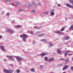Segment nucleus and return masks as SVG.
<instances>
[{"instance_id": "1", "label": "nucleus", "mask_w": 73, "mask_h": 73, "mask_svg": "<svg viewBox=\"0 0 73 73\" xmlns=\"http://www.w3.org/2000/svg\"><path fill=\"white\" fill-rule=\"evenodd\" d=\"M20 36L21 37H23V40L24 42H25L26 38L28 37V36L25 34H23V35H21Z\"/></svg>"}, {"instance_id": "2", "label": "nucleus", "mask_w": 73, "mask_h": 73, "mask_svg": "<svg viewBox=\"0 0 73 73\" xmlns=\"http://www.w3.org/2000/svg\"><path fill=\"white\" fill-rule=\"evenodd\" d=\"M4 72L6 73H12L13 72V70H7L6 69H5L4 70Z\"/></svg>"}, {"instance_id": "3", "label": "nucleus", "mask_w": 73, "mask_h": 73, "mask_svg": "<svg viewBox=\"0 0 73 73\" xmlns=\"http://www.w3.org/2000/svg\"><path fill=\"white\" fill-rule=\"evenodd\" d=\"M54 58H50L48 60V61L51 62H53L54 61Z\"/></svg>"}, {"instance_id": "4", "label": "nucleus", "mask_w": 73, "mask_h": 73, "mask_svg": "<svg viewBox=\"0 0 73 73\" xmlns=\"http://www.w3.org/2000/svg\"><path fill=\"white\" fill-rule=\"evenodd\" d=\"M56 52L58 54H61V48H59L57 49L56 50Z\"/></svg>"}, {"instance_id": "5", "label": "nucleus", "mask_w": 73, "mask_h": 73, "mask_svg": "<svg viewBox=\"0 0 73 73\" xmlns=\"http://www.w3.org/2000/svg\"><path fill=\"white\" fill-rule=\"evenodd\" d=\"M50 15L51 16H54V9H52L50 11Z\"/></svg>"}, {"instance_id": "6", "label": "nucleus", "mask_w": 73, "mask_h": 73, "mask_svg": "<svg viewBox=\"0 0 73 73\" xmlns=\"http://www.w3.org/2000/svg\"><path fill=\"white\" fill-rule=\"evenodd\" d=\"M7 57L9 58H10V59H11V60H13V61L14 60V59L12 58L13 57H14V56L13 55H12L11 56H10L9 55H7Z\"/></svg>"}, {"instance_id": "7", "label": "nucleus", "mask_w": 73, "mask_h": 73, "mask_svg": "<svg viewBox=\"0 0 73 73\" xmlns=\"http://www.w3.org/2000/svg\"><path fill=\"white\" fill-rule=\"evenodd\" d=\"M7 32H9V33H14V31L12 30H11L10 29H7Z\"/></svg>"}, {"instance_id": "8", "label": "nucleus", "mask_w": 73, "mask_h": 73, "mask_svg": "<svg viewBox=\"0 0 73 73\" xmlns=\"http://www.w3.org/2000/svg\"><path fill=\"white\" fill-rule=\"evenodd\" d=\"M65 5L67 7H68V8H73V6H72L69 4H65Z\"/></svg>"}, {"instance_id": "9", "label": "nucleus", "mask_w": 73, "mask_h": 73, "mask_svg": "<svg viewBox=\"0 0 73 73\" xmlns=\"http://www.w3.org/2000/svg\"><path fill=\"white\" fill-rule=\"evenodd\" d=\"M16 59L18 61H19V62H20V61H21L23 60V59L19 57H17L16 58Z\"/></svg>"}, {"instance_id": "10", "label": "nucleus", "mask_w": 73, "mask_h": 73, "mask_svg": "<svg viewBox=\"0 0 73 73\" xmlns=\"http://www.w3.org/2000/svg\"><path fill=\"white\" fill-rule=\"evenodd\" d=\"M0 49L3 52H5V50L4 49V46H0Z\"/></svg>"}, {"instance_id": "11", "label": "nucleus", "mask_w": 73, "mask_h": 73, "mask_svg": "<svg viewBox=\"0 0 73 73\" xmlns=\"http://www.w3.org/2000/svg\"><path fill=\"white\" fill-rule=\"evenodd\" d=\"M26 6H27V7H32V4H31V3H27L26 4Z\"/></svg>"}, {"instance_id": "12", "label": "nucleus", "mask_w": 73, "mask_h": 73, "mask_svg": "<svg viewBox=\"0 0 73 73\" xmlns=\"http://www.w3.org/2000/svg\"><path fill=\"white\" fill-rule=\"evenodd\" d=\"M68 66H64L62 69L63 70H65V69H66L67 68H68Z\"/></svg>"}, {"instance_id": "13", "label": "nucleus", "mask_w": 73, "mask_h": 73, "mask_svg": "<svg viewBox=\"0 0 73 73\" xmlns=\"http://www.w3.org/2000/svg\"><path fill=\"white\" fill-rule=\"evenodd\" d=\"M14 28H20L21 27V25H17L15 26H14Z\"/></svg>"}, {"instance_id": "14", "label": "nucleus", "mask_w": 73, "mask_h": 73, "mask_svg": "<svg viewBox=\"0 0 73 73\" xmlns=\"http://www.w3.org/2000/svg\"><path fill=\"white\" fill-rule=\"evenodd\" d=\"M24 10L23 9H17L18 12L19 13L20 12H22V11H24Z\"/></svg>"}, {"instance_id": "15", "label": "nucleus", "mask_w": 73, "mask_h": 73, "mask_svg": "<svg viewBox=\"0 0 73 73\" xmlns=\"http://www.w3.org/2000/svg\"><path fill=\"white\" fill-rule=\"evenodd\" d=\"M32 12L33 13H37V11H36V10L35 9H33L31 10Z\"/></svg>"}, {"instance_id": "16", "label": "nucleus", "mask_w": 73, "mask_h": 73, "mask_svg": "<svg viewBox=\"0 0 73 73\" xmlns=\"http://www.w3.org/2000/svg\"><path fill=\"white\" fill-rule=\"evenodd\" d=\"M48 53L46 52H44L41 54V55L42 57H43L44 56H45V55H46Z\"/></svg>"}, {"instance_id": "17", "label": "nucleus", "mask_w": 73, "mask_h": 73, "mask_svg": "<svg viewBox=\"0 0 73 73\" xmlns=\"http://www.w3.org/2000/svg\"><path fill=\"white\" fill-rule=\"evenodd\" d=\"M70 52V50H67L66 51V52H65L64 53V56H66V54H67V53H69V52Z\"/></svg>"}, {"instance_id": "18", "label": "nucleus", "mask_w": 73, "mask_h": 73, "mask_svg": "<svg viewBox=\"0 0 73 73\" xmlns=\"http://www.w3.org/2000/svg\"><path fill=\"white\" fill-rule=\"evenodd\" d=\"M44 36V35L43 34H40L37 35V36L38 37H42V36Z\"/></svg>"}, {"instance_id": "19", "label": "nucleus", "mask_w": 73, "mask_h": 73, "mask_svg": "<svg viewBox=\"0 0 73 73\" xmlns=\"http://www.w3.org/2000/svg\"><path fill=\"white\" fill-rule=\"evenodd\" d=\"M70 31H73V25H71L70 28Z\"/></svg>"}, {"instance_id": "20", "label": "nucleus", "mask_w": 73, "mask_h": 73, "mask_svg": "<svg viewBox=\"0 0 73 73\" xmlns=\"http://www.w3.org/2000/svg\"><path fill=\"white\" fill-rule=\"evenodd\" d=\"M48 47L49 48H50V47H51V46H53V44H52L51 43L48 44Z\"/></svg>"}, {"instance_id": "21", "label": "nucleus", "mask_w": 73, "mask_h": 73, "mask_svg": "<svg viewBox=\"0 0 73 73\" xmlns=\"http://www.w3.org/2000/svg\"><path fill=\"white\" fill-rule=\"evenodd\" d=\"M41 42H46V40L45 39H42L40 40Z\"/></svg>"}, {"instance_id": "22", "label": "nucleus", "mask_w": 73, "mask_h": 73, "mask_svg": "<svg viewBox=\"0 0 73 73\" xmlns=\"http://www.w3.org/2000/svg\"><path fill=\"white\" fill-rule=\"evenodd\" d=\"M69 38V37L68 36H66V37L65 38V40H68Z\"/></svg>"}, {"instance_id": "23", "label": "nucleus", "mask_w": 73, "mask_h": 73, "mask_svg": "<svg viewBox=\"0 0 73 73\" xmlns=\"http://www.w3.org/2000/svg\"><path fill=\"white\" fill-rule=\"evenodd\" d=\"M34 28H35V29H38L40 28V27H37L34 26Z\"/></svg>"}, {"instance_id": "24", "label": "nucleus", "mask_w": 73, "mask_h": 73, "mask_svg": "<svg viewBox=\"0 0 73 73\" xmlns=\"http://www.w3.org/2000/svg\"><path fill=\"white\" fill-rule=\"evenodd\" d=\"M32 4L33 5H34V6H36V4L34 2H33Z\"/></svg>"}, {"instance_id": "25", "label": "nucleus", "mask_w": 73, "mask_h": 73, "mask_svg": "<svg viewBox=\"0 0 73 73\" xmlns=\"http://www.w3.org/2000/svg\"><path fill=\"white\" fill-rule=\"evenodd\" d=\"M44 61H47V60H48V58L46 57H45L44 58Z\"/></svg>"}, {"instance_id": "26", "label": "nucleus", "mask_w": 73, "mask_h": 73, "mask_svg": "<svg viewBox=\"0 0 73 73\" xmlns=\"http://www.w3.org/2000/svg\"><path fill=\"white\" fill-rule=\"evenodd\" d=\"M31 71L32 72H35V70L33 68H32L31 69Z\"/></svg>"}, {"instance_id": "27", "label": "nucleus", "mask_w": 73, "mask_h": 73, "mask_svg": "<svg viewBox=\"0 0 73 73\" xmlns=\"http://www.w3.org/2000/svg\"><path fill=\"white\" fill-rule=\"evenodd\" d=\"M56 33H57L58 34H60V31H56Z\"/></svg>"}, {"instance_id": "28", "label": "nucleus", "mask_w": 73, "mask_h": 73, "mask_svg": "<svg viewBox=\"0 0 73 73\" xmlns=\"http://www.w3.org/2000/svg\"><path fill=\"white\" fill-rule=\"evenodd\" d=\"M20 70H16V72L17 73H19L20 72Z\"/></svg>"}, {"instance_id": "29", "label": "nucleus", "mask_w": 73, "mask_h": 73, "mask_svg": "<svg viewBox=\"0 0 73 73\" xmlns=\"http://www.w3.org/2000/svg\"><path fill=\"white\" fill-rule=\"evenodd\" d=\"M30 33L31 35H34V32H32L31 31H30Z\"/></svg>"}, {"instance_id": "30", "label": "nucleus", "mask_w": 73, "mask_h": 73, "mask_svg": "<svg viewBox=\"0 0 73 73\" xmlns=\"http://www.w3.org/2000/svg\"><path fill=\"white\" fill-rule=\"evenodd\" d=\"M65 29V27H63V28H62L61 29V31H64Z\"/></svg>"}, {"instance_id": "31", "label": "nucleus", "mask_w": 73, "mask_h": 73, "mask_svg": "<svg viewBox=\"0 0 73 73\" xmlns=\"http://www.w3.org/2000/svg\"><path fill=\"white\" fill-rule=\"evenodd\" d=\"M71 70H72L73 71V66H71L70 67Z\"/></svg>"}, {"instance_id": "32", "label": "nucleus", "mask_w": 73, "mask_h": 73, "mask_svg": "<svg viewBox=\"0 0 73 73\" xmlns=\"http://www.w3.org/2000/svg\"><path fill=\"white\" fill-rule=\"evenodd\" d=\"M18 4H19V3H18V2H16L14 5H17Z\"/></svg>"}, {"instance_id": "33", "label": "nucleus", "mask_w": 73, "mask_h": 73, "mask_svg": "<svg viewBox=\"0 0 73 73\" xmlns=\"http://www.w3.org/2000/svg\"><path fill=\"white\" fill-rule=\"evenodd\" d=\"M33 44H36V42L35 41H34L33 42Z\"/></svg>"}, {"instance_id": "34", "label": "nucleus", "mask_w": 73, "mask_h": 73, "mask_svg": "<svg viewBox=\"0 0 73 73\" xmlns=\"http://www.w3.org/2000/svg\"><path fill=\"white\" fill-rule=\"evenodd\" d=\"M40 68L41 69H42L43 68V66H42V65L40 66Z\"/></svg>"}, {"instance_id": "35", "label": "nucleus", "mask_w": 73, "mask_h": 73, "mask_svg": "<svg viewBox=\"0 0 73 73\" xmlns=\"http://www.w3.org/2000/svg\"><path fill=\"white\" fill-rule=\"evenodd\" d=\"M5 1L6 2H10V0H5Z\"/></svg>"}, {"instance_id": "36", "label": "nucleus", "mask_w": 73, "mask_h": 73, "mask_svg": "<svg viewBox=\"0 0 73 73\" xmlns=\"http://www.w3.org/2000/svg\"><path fill=\"white\" fill-rule=\"evenodd\" d=\"M59 34L61 35H64V34H63V33H62L60 32Z\"/></svg>"}, {"instance_id": "37", "label": "nucleus", "mask_w": 73, "mask_h": 73, "mask_svg": "<svg viewBox=\"0 0 73 73\" xmlns=\"http://www.w3.org/2000/svg\"><path fill=\"white\" fill-rule=\"evenodd\" d=\"M57 5H58V7H61V5H60L59 4H58Z\"/></svg>"}, {"instance_id": "38", "label": "nucleus", "mask_w": 73, "mask_h": 73, "mask_svg": "<svg viewBox=\"0 0 73 73\" xmlns=\"http://www.w3.org/2000/svg\"><path fill=\"white\" fill-rule=\"evenodd\" d=\"M61 60H62V61H64V60H65L63 58H62L60 59Z\"/></svg>"}, {"instance_id": "39", "label": "nucleus", "mask_w": 73, "mask_h": 73, "mask_svg": "<svg viewBox=\"0 0 73 73\" xmlns=\"http://www.w3.org/2000/svg\"><path fill=\"white\" fill-rule=\"evenodd\" d=\"M38 5H41V4L39 2L38 3Z\"/></svg>"}, {"instance_id": "40", "label": "nucleus", "mask_w": 73, "mask_h": 73, "mask_svg": "<svg viewBox=\"0 0 73 73\" xmlns=\"http://www.w3.org/2000/svg\"><path fill=\"white\" fill-rule=\"evenodd\" d=\"M9 13H7V16H9Z\"/></svg>"}, {"instance_id": "41", "label": "nucleus", "mask_w": 73, "mask_h": 73, "mask_svg": "<svg viewBox=\"0 0 73 73\" xmlns=\"http://www.w3.org/2000/svg\"><path fill=\"white\" fill-rule=\"evenodd\" d=\"M71 55H72V54H68V56H70Z\"/></svg>"}, {"instance_id": "42", "label": "nucleus", "mask_w": 73, "mask_h": 73, "mask_svg": "<svg viewBox=\"0 0 73 73\" xmlns=\"http://www.w3.org/2000/svg\"><path fill=\"white\" fill-rule=\"evenodd\" d=\"M62 66V65L61 64H59V65L58 66Z\"/></svg>"}, {"instance_id": "43", "label": "nucleus", "mask_w": 73, "mask_h": 73, "mask_svg": "<svg viewBox=\"0 0 73 73\" xmlns=\"http://www.w3.org/2000/svg\"><path fill=\"white\" fill-rule=\"evenodd\" d=\"M10 66H11V67H12L13 66V65L12 64L10 65Z\"/></svg>"}, {"instance_id": "44", "label": "nucleus", "mask_w": 73, "mask_h": 73, "mask_svg": "<svg viewBox=\"0 0 73 73\" xmlns=\"http://www.w3.org/2000/svg\"><path fill=\"white\" fill-rule=\"evenodd\" d=\"M48 12H45V14H46V15H47V14H48Z\"/></svg>"}, {"instance_id": "45", "label": "nucleus", "mask_w": 73, "mask_h": 73, "mask_svg": "<svg viewBox=\"0 0 73 73\" xmlns=\"http://www.w3.org/2000/svg\"><path fill=\"white\" fill-rule=\"evenodd\" d=\"M4 60L5 61H7V60L6 59H4Z\"/></svg>"}, {"instance_id": "46", "label": "nucleus", "mask_w": 73, "mask_h": 73, "mask_svg": "<svg viewBox=\"0 0 73 73\" xmlns=\"http://www.w3.org/2000/svg\"><path fill=\"white\" fill-rule=\"evenodd\" d=\"M12 5H15V4H14V3H12Z\"/></svg>"}, {"instance_id": "47", "label": "nucleus", "mask_w": 73, "mask_h": 73, "mask_svg": "<svg viewBox=\"0 0 73 73\" xmlns=\"http://www.w3.org/2000/svg\"><path fill=\"white\" fill-rule=\"evenodd\" d=\"M1 38V36H0V38Z\"/></svg>"}, {"instance_id": "48", "label": "nucleus", "mask_w": 73, "mask_h": 73, "mask_svg": "<svg viewBox=\"0 0 73 73\" xmlns=\"http://www.w3.org/2000/svg\"><path fill=\"white\" fill-rule=\"evenodd\" d=\"M72 61H73V58H72Z\"/></svg>"}, {"instance_id": "49", "label": "nucleus", "mask_w": 73, "mask_h": 73, "mask_svg": "<svg viewBox=\"0 0 73 73\" xmlns=\"http://www.w3.org/2000/svg\"><path fill=\"white\" fill-rule=\"evenodd\" d=\"M66 20V18H65Z\"/></svg>"}, {"instance_id": "50", "label": "nucleus", "mask_w": 73, "mask_h": 73, "mask_svg": "<svg viewBox=\"0 0 73 73\" xmlns=\"http://www.w3.org/2000/svg\"><path fill=\"white\" fill-rule=\"evenodd\" d=\"M39 32H36V33H38Z\"/></svg>"}, {"instance_id": "51", "label": "nucleus", "mask_w": 73, "mask_h": 73, "mask_svg": "<svg viewBox=\"0 0 73 73\" xmlns=\"http://www.w3.org/2000/svg\"><path fill=\"white\" fill-rule=\"evenodd\" d=\"M13 22V21H12L11 22V23H12Z\"/></svg>"}, {"instance_id": "52", "label": "nucleus", "mask_w": 73, "mask_h": 73, "mask_svg": "<svg viewBox=\"0 0 73 73\" xmlns=\"http://www.w3.org/2000/svg\"><path fill=\"white\" fill-rule=\"evenodd\" d=\"M63 73H65V72H63Z\"/></svg>"}, {"instance_id": "53", "label": "nucleus", "mask_w": 73, "mask_h": 73, "mask_svg": "<svg viewBox=\"0 0 73 73\" xmlns=\"http://www.w3.org/2000/svg\"><path fill=\"white\" fill-rule=\"evenodd\" d=\"M6 33H7V32L6 31H5Z\"/></svg>"}]
</instances>
